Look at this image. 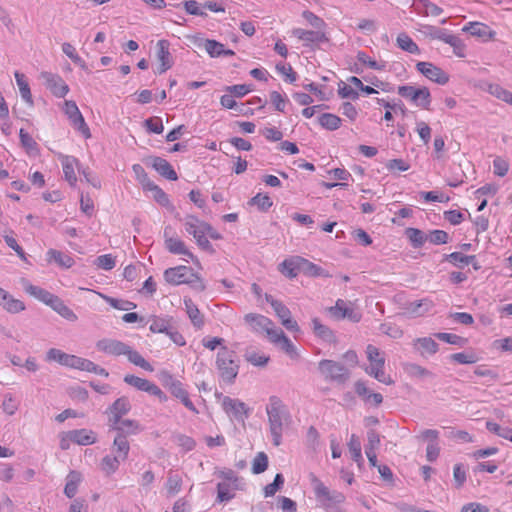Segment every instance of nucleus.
Instances as JSON below:
<instances>
[{
    "label": "nucleus",
    "instance_id": "obj_1",
    "mask_svg": "<svg viewBox=\"0 0 512 512\" xmlns=\"http://www.w3.org/2000/svg\"><path fill=\"white\" fill-rule=\"evenodd\" d=\"M269 430L272 443L279 446L282 443V435L285 427L290 423L291 417L283 402L277 396H271L266 406Z\"/></svg>",
    "mask_w": 512,
    "mask_h": 512
},
{
    "label": "nucleus",
    "instance_id": "obj_2",
    "mask_svg": "<svg viewBox=\"0 0 512 512\" xmlns=\"http://www.w3.org/2000/svg\"><path fill=\"white\" fill-rule=\"evenodd\" d=\"M368 364L363 367L367 375L373 377L380 383L392 385L394 383L390 375L385 372L386 359L384 353L376 346L369 344L365 349Z\"/></svg>",
    "mask_w": 512,
    "mask_h": 512
},
{
    "label": "nucleus",
    "instance_id": "obj_3",
    "mask_svg": "<svg viewBox=\"0 0 512 512\" xmlns=\"http://www.w3.org/2000/svg\"><path fill=\"white\" fill-rule=\"evenodd\" d=\"M218 477L221 481L217 484V502H229L235 497L237 491L243 490V479L233 470L220 471Z\"/></svg>",
    "mask_w": 512,
    "mask_h": 512
},
{
    "label": "nucleus",
    "instance_id": "obj_4",
    "mask_svg": "<svg viewBox=\"0 0 512 512\" xmlns=\"http://www.w3.org/2000/svg\"><path fill=\"white\" fill-rule=\"evenodd\" d=\"M313 490L319 505L327 509H335L341 512L339 504L344 502L345 497L341 492L331 491L322 481L314 477L312 479Z\"/></svg>",
    "mask_w": 512,
    "mask_h": 512
},
{
    "label": "nucleus",
    "instance_id": "obj_5",
    "mask_svg": "<svg viewBox=\"0 0 512 512\" xmlns=\"http://www.w3.org/2000/svg\"><path fill=\"white\" fill-rule=\"evenodd\" d=\"M398 94L409 100L413 105L421 109L428 110L431 104V94L426 87H415L412 85H402L398 87Z\"/></svg>",
    "mask_w": 512,
    "mask_h": 512
},
{
    "label": "nucleus",
    "instance_id": "obj_6",
    "mask_svg": "<svg viewBox=\"0 0 512 512\" xmlns=\"http://www.w3.org/2000/svg\"><path fill=\"white\" fill-rule=\"evenodd\" d=\"M216 365L223 380L232 382L237 374L239 366L234 360V352L222 347L217 353Z\"/></svg>",
    "mask_w": 512,
    "mask_h": 512
},
{
    "label": "nucleus",
    "instance_id": "obj_7",
    "mask_svg": "<svg viewBox=\"0 0 512 512\" xmlns=\"http://www.w3.org/2000/svg\"><path fill=\"white\" fill-rule=\"evenodd\" d=\"M183 225L185 227V231L192 235L197 244L203 249H210L211 243L207 237H205V229H207V222L200 220L198 217L194 215H187L183 219Z\"/></svg>",
    "mask_w": 512,
    "mask_h": 512
},
{
    "label": "nucleus",
    "instance_id": "obj_8",
    "mask_svg": "<svg viewBox=\"0 0 512 512\" xmlns=\"http://www.w3.org/2000/svg\"><path fill=\"white\" fill-rule=\"evenodd\" d=\"M319 370L325 379L337 382H345L349 377L346 367L333 360H321L319 362Z\"/></svg>",
    "mask_w": 512,
    "mask_h": 512
},
{
    "label": "nucleus",
    "instance_id": "obj_9",
    "mask_svg": "<svg viewBox=\"0 0 512 512\" xmlns=\"http://www.w3.org/2000/svg\"><path fill=\"white\" fill-rule=\"evenodd\" d=\"M63 111L75 129L81 132L85 137H90L89 128L74 101L66 100L64 102Z\"/></svg>",
    "mask_w": 512,
    "mask_h": 512
},
{
    "label": "nucleus",
    "instance_id": "obj_10",
    "mask_svg": "<svg viewBox=\"0 0 512 512\" xmlns=\"http://www.w3.org/2000/svg\"><path fill=\"white\" fill-rule=\"evenodd\" d=\"M416 68L417 71L427 79L437 84L444 85L449 80V76L441 68L431 62H418Z\"/></svg>",
    "mask_w": 512,
    "mask_h": 512
},
{
    "label": "nucleus",
    "instance_id": "obj_11",
    "mask_svg": "<svg viewBox=\"0 0 512 512\" xmlns=\"http://www.w3.org/2000/svg\"><path fill=\"white\" fill-rule=\"evenodd\" d=\"M41 78L44 80L45 85L51 90L54 96L63 98L69 92V87L61 76L50 72H42Z\"/></svg>",
    "mask_w": 512,
    "mask_h": 512
},
{
    "label": "nucleus",
    "instance_id": "obj_12",
    "mask_svg": "<svg viewBox=\"0 0 512 512\" xmlns=\"http://www.w3.org/2000/svg\"><path fill=\"white\" fill-rule=\"evenodd\" d=\"M129 347L128 344L122 341L109 338L101 339L96 343V348L99 351L112 356L126 355L129 352Z\"/></svg>",
    "mask_w": 512,
    "mask_h": 512
},
{
    "label": "nucleus",
    "instance_id": "obj_13",
    "mask_svg": "<svg viewBox=\"0 0 512 512\" xmlns=\"http://www.w3.org/2000/svg\"><path fill=\"white\" fill-rule=\"evenodd\" d=\"M131 409L130 401L127 397H120L108 408L109 425L117 424L122 417L129 413Z\"/></svg>",
    "mask_w": 512,
    "mask_h": 512
},
{
    "label": "nucleus",
    "instance_id": "obj_14",
    "mask_svg": "<svg viewBox=\"0 0 512 512\" xmlns=\"http://www.w3.org/2000/svg\"><path fill=\"white\" fill-rule=\"evenodd\" d=\"M223 409L230 416L235 418L238 421H244L247 417L248 410L246 408L245 403L238 399H232L230 397H225L223 399Z\"/></svg>",
    "mask_w": 512,
    "mask_h": 512
},
{
    "label": "nucleus",
    "instance_id": "obj_15",
    "mask_svg": "<svg viewBox=\"0 0 512 512\" xmlns=\"http://www.w3.org/2000/svg\"><path fill=\"white\" fill-rule=\"evenodd\" d=\"M110 428L116 431V435L123 436L125 439L144 430L138 421L131 419H122L117 424H111Z\"/></svg>",
    "mask_w": 512,
    "mask_h": 512
},
{
    "label": "nucleus",
    "instance_id": "obj_16",
    "mask_svg": "<svg viewBox=\"0 0 512 512\" xmlns=\"http://www.w3.org/2000/svg\"><path fill=\"white\" fill-rule=\"evenodd\" d=\"M191 268L187 266H177L169 268L164 272L165 280L172 285H180L189 282Z\"/></svg>",
    "mask_w": 512,
    "mask_h": 512
},
{
    "label": "nucleus",
    "instance_id": "obj_17",
    "mask_svg": "<svg viewBox=\"0 0 512 512\" xmlns=\"http://www.w3.org/2000/svg\"><path fill=\"white\" fill-rule=\"evenodd\" d=\"M165 246L167 250L175 255H182L187 257L185 260L188 262L189 259H193L194 255L186 247L184 241L178 237L167 236V230H164Z\"/></svg>",
    "mask_w": 512,
    "mask_h": 512
},
{
    "label": "nucleus",
    "instance_id": "obj_18",
    "mask_svg": "<svg viewBox=\"0 0 512 512\" xmlns=\"http://www.w3.org/2000/svg\"><path fill=\"white\" fill-rule=\"evenodd\" d=\"M244 320L250 326L252 331L259 334H265L267 329L271 328L273 323L268 317L256 313L246 314Z\"/></svg>",
    "mask_w": 512,
    "mask_h": 512
},
{
    "label": "nucleus",
    "instance_id": "obj_19",
    "mask_svg": "<svg viewBox=\"0 0 512 512\" xmlns=\"http://www.w3.org/2000/svg\"><path fill=\"white\" fill-rule=\"evenodd\" d=\"M157 59L160 62L158 73L166 72L172 66V58L169 51L170 43L168 40L162 39L157 42Z\"/></svg>",
    "mask_w": 512,
    "mask_h": 512
},
{
    "label": "nucleus",
    "instance_id": "obj_20",
    "mask_svg": "<svg viewBox=\"0 0 512 512\" xmlns=\"http://www.w3.org/2000/svg\"><path fill=\"white\" fill-rule=\"evenodd\" d=\"M0 306L7 312L16 314L25 310V304L14 298L10 293L0 287Z\"/></svg>",
    "mask_w": 512,
    "mask_h": 512
},
{
    "label": "nucleus",
    "instance_id": "obj_21",
    "mask_svg": "<svg viewBox=\"0 0 512 512\" xmlns=\"http://www.w3.org/2000/svg\"><path fill=\"white\" fill-rule=\"evenodd\" d=\"M124 381L138 390L148 392L152 395H160L162 393L161 389L154 383L134 375H126Z\"/></svg>",
    "mask_w": 512,
    "mask_h": 512
},
{
    "label": "nucleus",
    "instance_id": "obj_22",
    "mask_svg": "<svg viewBox=\"0 0 512 512\" xmlns=\"http://www.w3.org/2000/svg\"><path fill=\"white\" fill-rule=\"evenodd\" d=\"M301 261L302 257L300 256H293L285 259L280 263L279 271L290 279L295 278L298 273L301 272Z\"/></svg>",
    "mask_w": 512,
    "mask_h": 512
},
{
    "label": "nucleus",
    "instance_id": "obj_23",
    "mask_svg": "<svg viewBox=\"0 0 512 512\" xmlns=\"http://www.w3.org/2000/svg\"><path fill=\"white\" fill-rule=\"evenodd\" d=\"M67 438L79 445H91L96 442V435L88 429H76L67 432Z\"/></svg>",
    "mask_w": 512,
    "mask_h": 512
},
{
    "label": "nucleus",
    "instance_id": "obj_24",
    "mask_svg": "<svg viewBox=\"0 0 512 512\" xmlns=\"http://www.w3.org/2000/svg\"><path fill=\"white\" fill-rule=\"evenodd\" d=\"M183 302L184 309L192 325L197 329H201L204 325V317L198 309L197 305L192 301V299L187 297L184 298Z\"/></svg>",
    "mask_w": 512,
    "mask_h": 512
},
{
    "label": "nucleus",
    "instance_id": "obj_25",
    "mask_svg": "<svg viewBox=\"0 0 512 512\" xmlns=\"http://www.w3.org/2000/svg\"><path fill=\"white\" fill-rule=\"evenodd\" d=\"M21 284L24 288V290L31 296L35 297L39 301L45 303L46 305L49 304L51 299L54 297V294L50 293L49 291L31 284L27 279H22Z\"/></svg>",
    "mask_w": 512,
    "mask_h": 512
},
{
    "label": "nucleus",
    "instance_id": "obj_26",
    "mask_svg": "<svg viewBox=\"0 0 512 512\" xmlns=\"http://www.w3.org/2000/svg\"><path fill=\"white\" fill-rule=\"evenodd\" d=\"M61 164L66 181L71 186H75L77 183L75 168L78 167V160L73 156H61Z\"/></svg>",
    "mask_w": 512,
    "mask_h": 512
},
{
    "label": "nucleus",
    "instance_id": "obj_27",
    "mask_svg": "<svg viewBox=\"0 0 512 512\" xmlns=\"http://www.w3.org/2000/svg\"><path fill=\"white\" fill-rule=\"evenodd\" d=\"M433 307V301L424 298L407 304L406 312L412 317H420L428 313Z\"/></svg>",
    "mask_w": 512,
    "mask_h": 512
},
{
    "label": "nucleus",
    "instance_id": "obj_28",
    "mask_svg": "<svg viewBox=\"0 0 512 512\" xmlns=\"http://www.w3.org/2000/svg\"><path fill=\"white\" fill-rule=\"evenodd\" d=\"M412 6L415 11L423 16H439L443 9L429 0H413Z\"/></svg>",
    "mask_w": 512,
    "mask_h": 512
},
{
    "label": "nucleus",
    "instance_id": "obj_29",
    "mask_svg": "<svg viewBox=\"0 0 512 512\" xmlns=\"http://www.w3.org/2000/svg\"><path fill=\"white\" fill-rule=\"evenodd\" d=\"M152 167L168 180L176 181L178 179L177 173L166 159L154 157L152 159Z\"/></svg>",
    "mask_w": 512,
    "mask_h": 512
},
{
    "label": "nucleus",
    "instance_id": "obj_30",
    "mask_svg": "<svg viewBox=\"0 0 512 512\" xmlns=\"http://www.w3.org/2000/svg\"><path fill=\"white\" fill-rule=\"evenodd\" d=\"M48 306H50L55 312H57L64 319L74 322L77 320V315L70 309L62 299L58 296L54 295V297L49 302Z\"/></svg>",
    "mask_w": 512,
    "mask_h": 512
},
{
    "label": "nucleus",
    "instance_id": "obj_31",
    "mask_svg": "<svg viewBox=\"0 0 512 512\" xmlns=\"http://www.w3.org/2000/svg\"><path fill=\"white\" fill-rule=\"evenodd\" d=\"M130 451V444L123 436L116 435L111 446V454L126 460Z\"/></svg>",
    "mask_w": 512,
    "mask_h": 512
},
{
    "label": "nucleus",
    "instance_id": "obj_32",
    "mask_svg": "<svg viewBox=\"0 0 512 512\" xmlns=\"http://www.w3.org/2000/svg\"><path fill=\"white\" fill-rule=\"evenodd\" d=\"M484 90L499 100L512 105V93L497 83H486Z\"/></svg>",
    "mask_w": 512,
    "mask_h": 512
},
{
    "label": "nucleus",
    "instance_id": "obj_33",
    "mask_svg": "<svg viewBox=\"0 0 512 512\" xmlns=\"http://www.w3.org/2000/svg\"><path fill=\"white\" fill-rule=\"evenodd\" d=\"M182 477L180 474L170 471L165 483V489L168 497H173L178 494L182 489Z\"/></svg>",
    "mask_w": 512,
    "mask_h": 512
},
{
    "label": "nucleus",
    "instance_id": "obj_34",
    "mask_svg": "<svg viewBox=\"0 0 512 512\" xmlns=\"http://www.w3.org/2000/svg\"><path fill=\"white\" fill-rule=\"evenodd\" d=\"M292 33L299 40L303 41L306 45L320 42L324 37L323 33L319 31L305 30L301 28L294 29Z\"/></svg>",
    "mask_w": 512,
    "mask_h": 512
},
{
    "label": "nucleus",
    "instance_id": "obj_35",
    "mask_svg": "<svg viewBox=\"0 0 512 512\" xmlns=\"http://www.w3.org/2000/svg\"><path fill=\"white\" fill-rule=\"evenodd\" d=\"M14 77H15L17 86L19 88V92H20L22 99L29 105H32L33 104L32 94H31V90L29 87V83L26 80L25 75L20 73L19 71H16L14 73Z\"/></svg>",
    "mask_w": 512,
    "mask_h": 512
},
{
    "label": "nucleus",
    "instance_id": "obj_36",
    "mask_svg": "<svg viewBox=\"0 0 512 512\" xmlns=\"http://www.w3.org/2000/svg\"><path fill=\"white\" fill-rule=\"evenodd\" d=\"M81 482V474L71 471L66 477L64 493L68 498H72L77 493L78 485Z\"/></svg>",
    "mask_w": 512,
    "mask_h": 512
},
{
    "label": "nucleus",
    "instance_id": "obj_37",
    "mask_svg": "<svg viewBox=\"0 0 512 512\" xmlns=\"http://www.w3.org/2000/svg\"><path fill=\"white\" fill-rule=\"evenodd\" d=\"M99 295L101 298L105 300L106 303H108L111 307L117 310L129 311L137 307V305L134 302L129 300L113 298L102 293H99Z\"/></svg>",
    "mask_w": 512,
    "mask_h": 512
},
{
    "label": "nucleus",
    "instance_id": "obj_38",
    "mask_svg": "<svg viewBox=\"0 0 512 512\" xmlns=\"http://www.w3.org/2000/svg\"><path fill=\"white\" fill-rule=\"evenodd\" d=\"M47 257L49 261H55L58 265L64 268H70L74 264V260L68 254L62 253L55 249H50L47 252Z\"/></svg>",
    "mask_w": 512,
    "mask_h": 512
},
{
    "label": "nucleus",
    "instance_id": "obj_39",
    "mask_svg": "<svg viewBox=\"0 0 512 512\" xmlns=\"http://www.w3.org/2000/svg\"><path fill=\"white\" fill-rule=\"evenodd\" d=\"M123 461L124 460H122L121 458H118L117 456H115L113 454L106 455L101 460L100 468L105 474L111 475L118 470L120 463Z\"/></svg>",
    "mask_w": 512,
    "mask_h": 512
},
{
    "label": "nucleus",
    "instance_id": "obj_40",
    "mask_svg": "<svg viewBox=\"0 0 512 512\" xmlns=\"http://www.w3.org/2000/svg\"><path fill=\"white\" fill-rule=\"evenodd\" d=\"M348 448L352 459L358 464V466H361L364 462L362 456L361 442L360 439L355 434L351 435L350 440L348 442Z\"/></svg>",
    "mask_w": 512,
    "mask_h": 512
},
{
    "label": "nucleus",
    "instance_id": "obj_41",
    "mask_svg": "<svg viewBox=\"0 0 512 512\" xmlns=\"http://www.w3.org/2000/svg\"><path fill=\"white\" fill-rule=\"evenodd\" d=\"M171 321L170 317L152 316L149 329L153 333H166L171 328Z\"/></svg>",
    "mask_w": 512,
    "mask_h": 512
},
{
    "label": "nucleus",
    "instance_id": "obj_42",
    "mask_svg": "<svg viewBox=\"0 0 512 512\" xmlns=\"http://www.w3.org/2000/svg\"><path fill=\"white\" fill-rule=\"evenodd\" d=\"M245 359L253 366L264 367L268 363L270 358L268 355L261 353L255 349H248L245 352Z\"/></svg>",
    "mask_w": 512,
    "mask_h": 512
},
{
    "label": "nucleus",
    "instance_id": "obj_43",
    "mask_svg": "<svg viewBox=\"0 0 512 512\" xmlns=\"http://www.w3.org/2000/svg\"><path fill=\"white\" fill-rule=\"evenodd\" d=\"M464 32L470 33L472 36L477 37H491V32L488 26L479 22H469L462 29Z\"/></svg>",
    "mask_w": 512,
    "mask_h": 512
},
{
    "label": "nucleus",
    "instance_id": "obj_44",
    "mask_svg": "<svg viewBox=\"0 0 512 512\" xmlns=\"http://www.w3.org/2000/svg\"><path fill=\"white\" fill-rule=\"evenodd\" d=\"M397 45L402 50L409 52L411 54H419L420 50L418 45L413 41V39L405 33H401L397 37Z\"/></svg>",
    "mask_w": 512,
    "mask_h": 512
},
{
    "label": "nucleus",
    "instance_id": "obj_45",
    "mask_svg": "<svg viewBox=\"0 0 512 512\" xmlns=\"http://www.w3.org/2000/svg\"><path fill=\"white\" fill-rule=\"evenodd\" d=\"M172 392L175 395V397H177L187 409H189L193 413H198V410L196 409L195 405L189 398L188 392L182 387L181 384L174 385Z\"/></svg>",
    "mask_w": 512,
    "mask_h": 512
},
{
    "label": "nucleus",
    "instance_id": "obj_46",
    "mask_svg": "<svg viewBox=\"0 0 512 512\" xmlns=\"http://www.w3.org/2000/svg\"><path fill=\"white\" fill-rule=\"evenodd\" d=\"M70 354L63 352L57 348H51L46 352L45 360L47 362H56L64 367L67 366Z\"/></svg>",
    "mask_w": 512,
    "mask_h": 512
},
{
    "label": "nucleus",
    "instance_id": "obj_47",
    "mask_svg": "<svg viewBox=\"0 0 512 512\" xmlns=\"http://www.w3.org/2000/svg\"><path fill=\"white\" fill-rule=\"evenodd\" d=\"M125 356H127L128 360L134 365L146 371H153L152 365L146 361L139 352L133 350L131 347H129V352H127Z\"/></svg>",
    "mask_w": 512,
    "mask_h": 512
},
{
    "label": "nucleus",
    "instance_id": "obj_48",
    "mask_svg": "<svg viewBox=\"0 0 512 512\" xmlns=\"http://www.w3.org/2000/svg\"><path fill=\"white\" fill-rule=\"evenodd\" d=\"M320 125L330 131L338 129L341 125V119L331 113H324L319 117Z\"/></svg>",
    "mask_w": 512,
    "mask_h": 512
},
{
    "label": "nucleus",
    "instance_id": "obj_49",
    "mask_svg": "<svg viewBox=\"0 0 512 512\" xmlns=\"http://www.w3.org/2000/svg\"><path fill=\"white\" fill-rule=\"evenodd\" d=\"M405 234L414 248H420L428 238L424 232L417 228H408Z\"/></svg>",
    "mask_w": 512,
    "mask_h": 512
},
{
    "label": "nucleus",
    "instance_id": "obj_50",
    "mask_svg": "<svg viewBox=\"0 0 512 512\" xmlns=\"http://www.w3.org/2000/svg\"><path fill=\"white\" fill-rule=\"evenodd\" d=\"M447 260L457 267H464L475 260L473 255H464L461 252H453L447 256Z\"/></svg>",
    "mask_w": 512,
    "mask_h": 512
},
{
    "label": "nucleus",
    "instance_id": "obj_51",
    "mask_svg": "<svg viewBox=\"0 0 512 512\" xmlns=\"http://www.w3.org/2000/svg\"><path fill=\"white\" fill-rule=\"evenodd\" d=\"M266 300L271 304L274 312L279 317L281 322L291 316L290 310L282 302L277 301L268 295L266 296Z\"/></svg>",
    "mask_w": 512,
    "mask_h": 512
},
{
    "label": "nucleus",
    "instance_id": "obj_52",
    "mask_svg": "<svg viewBox=\"0 0 512 512\" xmlns=\"http://www.w3.org/2000/svg\"><path fill=\"white\" fill-rule=\"evenodd\" d=\"M404 371L407 373L408 376L413 378H424L431 375L430 371L415 363L405 364Z\"/></svg>",
    "mask_w": 512,
    "mask_h": 512
},
{
    "label": "nucleus",
    "instance_id": "obj_53",
    "mask_svg": "<svg viewBox=\"0 0 512 512\" xmlns=\"http://www.w3.org/2000/svg\"><path fill=\"white\" fill-rule=\"evenodd\" d=\"M357 60L360 63L367 65L369 68L374 69V70L380 71V70H384L386 67V64L384 62H379V61L372 59L370 56H368L363 51H359L357 53Z\"/></svg>",
    "mask_w": 512,
    "mask_h": 512
},
{
    "label": "nucleus",
    "instance_id": "obj_54",
    "mask_svg": "<svg viewBox=\"0 0 512 512\" xmlns=\"http://www.w3.org/2000/svg\"><path fill=\"white\" fill-rule=\"evenodd\" d=\"M144 190L152 192L154 200L160 205L166 206L169 203L166 193L160 187L154 184V182L148 184Z\"/></svg>",
    "mask_w": 512,
    "mask_h": 512
},
{
    "label": "nucleus",
    "instance_id": "obj_55",
    "mask_svg": "<svg viewBox=\"0 0 512 512\" xmlns=\"http://www.w3.org/2000/svg\"><path fill=\"white\" fill-rule=\"evenodd\" d=\"M270 102L274 106V108L279 112H284L286 105L288 103V98L286 94H281L277 91L270 92Z\"/></svg>",
    "mask_w": 512,
    "mask_h": 512
},
{
    "label": "nucleus",
    "instance_id": "obj_56",
    "mask_svg": "<svg viewBox=\"0 0 512 512\" xmlns=\"http://www.w3.org/2000/svg\"><path fill=\"white\" fill-rule=\"evenodd\" d=\"M312 328L318 337L327 341L331 340L333 336L332 331L327 326L323 325L317 318L312 320Z\"/></svg>",
    "mask_w": 512,
    "mask_h": 512
},
{
    "label": "nucleus",
    "instance_id": "obj_57",
    "mask_svg": "<svg viewBox=\"0 0 512 512\" xmlns=\"http://www.w3.org/2000/svg\"><path fill=\"white\" fill-rule=\"evenodd\" d=\"M416 344L419 345L422 354L424 352L435 354L438 351V344L430 337L418 338Z\"/></svg>",
    "mask_w": 512,
    "mask_h": 512
},
{
    "label": "nucleus",
    "instance_id": "obj_58",
    "mask_svg": "<svg viewBox=\"0 0 512 512\" xmlns=\"http://www.w3.org/2000/svg\"><path fill=\"white\" fill-rule=\"evenodd\" d=\"M301 272L309 276H321L323 275V269L310 262L309 260L302 257L301 261Z\"/></svg>",
    "mask_w": 512,
    "mask_h": 512
},
{
    "label": "nucleus",
    "instance_id": "obj_59",
    "mask_svg": "<svg viewBox=\"0 0 512 512\" xmlns=\"http://www.w3.org/2000/svg\"><path fill=\"white\" fill-rule=\"evenodd\" d=\"M250 204L257 206L261 211H267L272 206L273 202L268 195L258 193L250 200Z\"/></svg>",
    "mask_w": 512,
    "mask_h": 512
},
{
    "label": "nucleus",
    "instance_id": "obj_60",
    "mask_svg": "<svg viewBox=\"0 0 512 512\" xmlns=\"http://www.w3.org/2000/svg\"><path fill=\"white\" fill-rule=\"evenodd\" d=\"M268 466V457L265 453L260 452L256 455L252 464V471L254 474L263 473Z\"/></svg>",
    "mask_w": 512,
    "mask_h": 512
},
{
    "label": "nucleus",
    "instance_id": "obj_61",
    "mask_svg": "<svg viewBox=\"0 0 512 512\" xmlns=\"http://www.w3.org/2000/svg\"><path fill=\"white\" fill-rule=\"evenodd\" d=\"M144 126L150 133L161 134L164 130L162 119L157 116L146 119L144 122Z\"/></svg>",
    "mask_w": 512,
    "mask_h": 512
},
{
    "label": "nucleus",
    "instance_id": "obj_62",
    "mask_svg": "<svg viewBox=\"0 0 512 512\" xmlns=\"http://www.w3.org/2000/svg\"><path fill=\"white\" fill-rule=\"evenodd\" d=\"M204 48L211 57H219L224 53V45L215 40H206Z\"/></svg>",
    "mask_w": 512,
    "mask_h": 512
},
{
    "label": "nucleus",
    "instance_id": "obj_63",
    "mask_svg": "<svg viewBox=\"0 0 512 512\" xmlns=\"http://www.w3.org/2000/svg\"><path fill=\"white\" fill-rule=\"evenodd\" d=\"M95 265L100 269L109 271L115 267L116 261L111 254H104L97 257Z\"/></svg>",
    "mask_w": 512,
    "mask_h": 512
},
{
    "label": "nucleus",
    "instance_id": "obj_64",
    "mask_svg": "<svg viewBox=\"0 0 512 512\" xmlns=\"http://www.w3.org/2000/svg\"><path fill=\"white\" fill-rule=\"evenodd\" d=\"M349 308L344 300L338 299L335 306L330 308V313L337 319H344L348 315Z\"/></svg>",
    "mask_w": 512,
    "mask_h": 512
}]
</instances>
